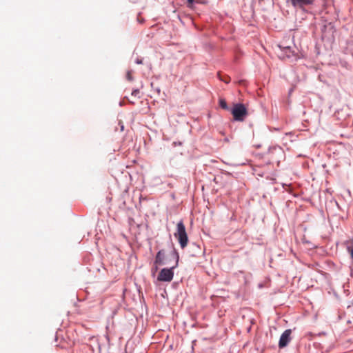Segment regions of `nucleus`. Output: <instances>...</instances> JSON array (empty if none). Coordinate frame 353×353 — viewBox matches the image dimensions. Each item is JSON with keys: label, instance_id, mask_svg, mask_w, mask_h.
Instances as JSON below:
<instances>
[{"label": "nucleus", "instance_id": "nucleus-16", "mask_svg": "<svg viewBox=\"0 0 353 353\" xmlns=\"http://www.w3.org/2000/svg\"><path fill=\"white\" fill-rule=\"evenodd\" d=\"M221 80L224 81L226 83H228L230 82L228 78H227V79H221Z\"/></svg>", "mask_w": 353, "mask_h": 353}, {"label": "nucleus", "instance_id": "nucleus-10", "mask_svg": "<svg viewBox=\"0 0 353 353\" xmlns=\"http://www.w3.org/2000/svg\"><path fill=\"white\" fill-rule=\"evenodd\" d=\"M219 106L223 110H229L226 101L224 99L220 98L219 100Z\"/></svg>", "mask_w": 353, "mask_h": 353}, {"label": "nucleus", "instance_id": "nucleus-1", "mask_svg": "<svg viewBox=\"0 0 353 353\" xmlns=\"http://www.w3.org/2000/svg\"><path fill=\"white\" fill-rule=\"evenodd\" d=\"M172 251L171 252V256L174 259V264L170 268H163L158 276L157 280L159 281L163 282H170L172 280L174 277V270L178 267L179 261V254L177 250L174 247V245L172 243Z\"/></svg>", "mask_w": 353, "mask_h": 353}, {"label": "nucleus", "instance_id": "nucleus-12", "mask_svg": "<svg viewBox=\"0 0 353 353\" xmlns=\"http://www.w3.org/2000/svg\"><path fill=\"white\" fill-rule=\"evenodd\" d=\"M126 78H127V79H128V80H129V81H132V74H131L130 71H128V72H127Z\"/></svg>", "mask_w": 353, "mask_h": 353}, {"label": "nucleus", "instance_id": "nucleus-18", "mask_svg": "<svg viewBox=\"0 0 353 353\" xmlns=\"http://www.w3.org/2000/svg\"><path fill=\"white\" fill-rule=\"evenodd\" d=\"M157 91L158 93H159L160 92V89L159 88H157Z\"/></svg>", "mask_w": 353, "mask_h": 353}, {"label": "nucleus", "instance_id": "nucleus-7", "mask_svg": "<svg viewBox=\"0 0 353 353\" xmlns=\"http://www.w3.org/2000/svg\"><path fill=\"white\" fill-rule=\"evenodd\" d=\"M292 6L295 8L304 10L305 6L314 4L315 0H290Z\"/></svg>", "mask_w": 353, "mask_h": 353}, {"label": "nucleus", "instance_id": "nucleus-4", "mask_svg": "<svg viewBox=\"0 0 353 353\" xmlns=\"http://www.w3.org/2000/svg\"><path fill=\"white\" fill-rule=\"evenodd\" d=\"M232 114L234 121H243L248 114V110L244 104L238 103L234 104Z\"/></svg>", "mask_w": 353, "mask_h": 353}, {"label": "nucleus", "instance_id": "nucleus-21", "mask_svg": "<svg viewBox=\"0 0 353 353\" xmlns=\"http://www.w3.org/2000/svg\"><path fill=\"white\" fill-rule=\"evenodd\" d=\"M123 130V125H121V130Z\"/></svg>", "mask_w": 353, "mask_h": 353}, {"label": "nucleus", "instance_id": "nucleus-9", "mask_svg": "<svg viewBox=\"0 0 353 353\" xmlns=\"http://www.w3.org/2000/svg\"><path fill=\"white\" fill-rule=\"evenodd\" d=\"M343 244L347 252L350 255L351 261L353 264V239L347 240Z\"/></svg>", "mask_w": 353, "mask_h": 353}, {"label": "nucleus", "instance_id": "nucleus-20", "mask_svg": "<svg viewBox=\"0 0 353 353\" xmlns=\"http://www.w3.org/2000/svg\"><path fill=\"white\" fill-rule=\"evenodd\" d=\"M322 39H323V41H325L324 40V37H322Z\"/></svg>", "mask_w": 353, "mask_h": 353}, {"label": "nucleus", "instance_id": "nucleus-19", "mask_svg": "<svg viewBox=\"0 0 353 353\" xmlns=\"http://www.w3.org/2000/svg\"><path fill=\"white\" fill-rule=\"evenodd\" d=\"M261 46L264 48V50H268L267 48L265 47V46Z\"/></svg>", "mask_w": 353, "mask_h": 353}, {"label": "nucleus", "instance_id": "nucleus-11", "mask_svg": "<svg viewBox=\"0 0 353 353\" xmlns=\"http://www.w3.org/2000/svg\"><path fill=\"white\" fill-rule=\"evenodd\" d=\"M140 93V91L139 89H134L132 91L131 95L134 97H139V94Z\"/></svg>", "mask_w": 353, "mask_h": 353}, {"label": "nucleus", "instance_id": "nucleus-5", "mask_svg": "<svg viewBox=\"0 0 353 353\" xmlns=\"http://www.w3.org/2000/svg\"><path fill=\"white\" fill-rule=\"evenodd\" d=\"M268 159L272 163H279L282 157L284 156V152L280 146H273L268 149Z\"/></svg>", "mask_w": 353, "mask_h": 353}, {"label": "nucleus", "instance_id": "nucleus-13", "mask_svg": "<svg viewBox=\"0 0 353 353\" xmlns=\"http://www.w3.org/2000/svg\"><path fill=\"white\" fill-rule=\"evenodd\" d=\"M187 1L188 2L189 5H188V8H192V4L194 2V0H187Z\"/></svg>", "mask_w": 353, "mask_h": 353}, {"label": "nucleus", "instance_id": "nucleus-3", "mask_svg": "<svg viewBox=\"0 0 353 353\" xmlns=\"http://www.w3.org/2000/svg\"><path fill=\"white\" fill-rule=\"evenodd\" d=\"M174 236L178 239L180 246L184 249L188 243V236L183 220H181L176 225V232Z\"/></svg>", "mask_w": 353, "mask_h": 353}, {"label": "nucleus", "instance_id": "nucleus-15", "mask_svg": "<svg viewBox=\"0 0 353 353\" xmlns=\"http://www.w3.org/2000/svg\"><path fill=\"white\" fill-rule=\"evenodd\" d=\"M158 265H155V266H154V268H152V272H154L157 271V270H158Z\"/></svg>", "mask_w": 353, "mask_h": 353}, {"label": "nucleus", "instance_id": "nucleus-2", "mask_svg": "<svg viewBox=\"0 0 353 353\" xmlns=\"http://www.w3.org/2000/svg\"><path fill=\"white\" fill-rule=\"evenodd\" d=\"M274 50L278 57L281 59L285 58H294L296 59L302 56L296 46H276Z\"/></svg>", "mask_w": 353, "mask_h": 353}, {"label": "nucleus", "instance_id": "nucleus-6", "mask_svg": "<svg viewBox=\"0 0 353 353\" xmlns=\"http://www.w3.org/2000/svg\"><path fill=\"white\" fill-rule=\"evenodd\" d=\"M291 329H287L282 333L279 341V347L280 349L285 347L291 341Z\"/></svg>", "mask_w": 353, "mask_h": 353}, {"label": "nucleus", "instance_id": "nucleus-17", "mask_svg": "<svg viewBox=\"0 0 353 353\" xmlns=\"http://www.w3.org/2000/svg\"><path fill=\"white\" fill-rule=\"evenodd\" d=\"M296 33H297V32H294V34H296ZM294 37H295V36H294V34H293V35H292V43H293V44H295V43H296V41H295V39H294Z\"/></svg>", "mask_w": 353, "mask_h": 353}, {"label": "nucleus", "instance_id": "nucleus-14", "mask_svg": "<svg viewBox=\"0 0 353 353\" xmlns=\"http://www.w3.org/2000/svg\"><path fill=\"white\" fill-rule=\"evenodd\" d=\"M135 63H136L137 64H142V63H143V61H142V59H141L137 58V59H135Z\"/></svg>", "mask_w": 353, "mask_h": 353}, {"label": "nucleus", "instance_id": "nucleus-8", "mask_svg": "<svg viewBox=\"0 0 353 353\" xmlns=\"http://www.w3.org/2000/svg\"><path fill=\"white\" fill-rule=\"evenodd\" d=\"M165 251L164 250H160L156 254L155 259L154 261V265H163L165 264Z\"/></svg>", "mask_w": 353, "mask_h": 353}]
</instances>
